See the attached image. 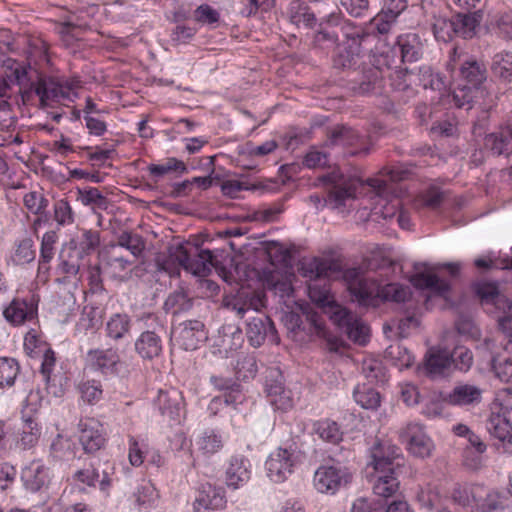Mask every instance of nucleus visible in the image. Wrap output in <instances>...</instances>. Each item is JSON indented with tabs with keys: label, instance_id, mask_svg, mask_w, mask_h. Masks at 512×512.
Returning <instances> with one entry per match:
<instances>
[{
	"label": "nucleus",
	"instance_id": "obj_1",
	"mask_svg": "<svg viewBox=\"0 0 512 512\" xmlns=\"http://www.w3.org/2000/svg\"><path fill=\"white\" fill-rule=\"evenodd\" d=\"M459 66L460 79L465 82L459 84L451 94V102L457 108H465L470 110L478 94H483L482 84L487 78V70L483 62L467 54L458 53L453 48L447 69L454 71Z\"/></svg>",
	"mask_w": 512,
	"mask_h": 512
},
{
	"label": "nucleus",
	"instance_id": "obj_2",
	"mask_svg": "<svg viewBox=\"0 0 512 512\" xmlns=\"http://www.w3.org/2000/svg\"><path fill=\"white\" fill-rule=\"evenodd\" d=\"M345 278L352 301H356L361 306L375 305L379 295L386 300L399 303L405 302L411 295L410 288L399 283H389L380 290L375 280L360 274L355 269L348 270Z\"/></svg>",
	"mask_w": 512,
	"mask_h": 512
},
{
	"label": "nucleus",
	"instance_id": "obj_3",
	"mask_svg": "<svg viewBox=\"0 0 512 512\" xmlns=\"http://www.w3.org/2000/svg\"><path fill=\"white\" fill-rule=\"evenodd\" d=\"M388 58V53L373 55L368 62L350 70L345 77V87L355 95L380 93L385 71L392 66Z\"/></svg>",
	"mask_w": 512,
	"mask_h": 512
},
{
	"label": "nucleus",
	"instance_id": "obj_4",
	"mask_svg": "<svg viewBox=\"0 0 512 512\" xmlns=\"http://www.w3.org/2000/svg\"><path fill=\"white\" fill-rule=\"evenodd\" d=\"M169 257L184 270L195 276L205 277L219 261L209 249H200L190 242L179 243L169 248Z\"/></svg>",
	"mask_w": 512,
	"mask_h": 512
},
{
	"label": "nucleus",
	"instance_id": "obj_5",
	"mask_svg": "<svg viewBox=\"0 0 512 512\" xmlns=\"http://www.w3.org/2000/svg\"><path fill=\"white\" fill-rule=\"evenodd\" d=\"M341 33L344 40L338 46L333 58V65L337 69L346 71L347 74L350 70L365 62L361 55V44L368 37V33L352 23H344L341 26Z\"/></svg>",
	"mask_w": 512,
	"mask_h": 512
},
{
	"label": "nucleus",
	"instance_id": "obj_6",
	"mask_svg": "<svg viewBox=\"0 0 512 512\" xmlns=\"http://www.w3.org/2000/svg\"><path fill=\"white\" fill-rule=\"evenodd\" d=\"M370 465L375 472L402 474L405 458L401 449L390 441H378L370 449Z\"/></svg>",
	"mask_w": 512,
	"mask_h": 512
},
{
	"label": "nucleus",
	"instance_id": "obj_7",
	"mask_svg": "<svg viewBox=\"0 0 512 512\" xmlns=\"http://www.w3.org/2000/svg\"><path fill=\"white\" fill-rule=\"evenodd\" d=\"M332 309L330 319L351 341L359 345L369 341L370 328L361 318L338 305Z\"/></svg>",
	"mask_w": 512,
	"mask_h": 512
},
{
	"label": "nucleus",
	"instance_id": "obj_8",
	"mask_svg": "<svg viewBox=\"0 0 512 512\" xmlns=\"http://www.w3.org/2000/svg\"><path fill=\"white\" fill-rule=\"evenodd\" d=\"M239 379H233L222 376H211L210 382L215 389L223 392L222 395L214 397L210 404L209 410L216 414L220 406H232L236 408L238 404H241L245 396L242 391V386L238 382Z\"/></svg>",
	"mask_w": 512,
	"mask_h": 512
},
{
	"label": "nucleus",
	"instance_id": "obj_9",
	"mask_svg": "<svg viewBox=\"0 0 512 512\" xmlns=\"http://www.w3.org/2000/svg\"><path fill=\"white\" fill-rule=\"evenodd\" d=\"M314 486L321 493L335 494L351 481L348 469L340 464L320 466L314 474Z\"/></svg>",
	"mask_w": 512,
	"mask_h": 512
},
{
	"label": "nucleus",
	"instance_id": "obj_10",
	"mask_svg": "<svg viewBox=\"0 0 512 512\" xmlns=\"http://www.w3.org/2000/svg\"><path fill=\"white\" fill-rule=\"evenodd\" d=\"M265 391L275 409L286 411L293 406L291 391L284 387V377L278 367L266 370Z\"/></svg>",
	"mask_w": 512,
	"mask_h": 512
},
{
	"label": "nucleus",
	"instance_id": "obj_11",
	"mask_svg": "<svg viewBox=\"0 0 512 512\" xmlns=\"http://www.w3.org/2000/svg\"><path fill=\"white\" fill-rule=\"evenodd\" d=\"M399 439L407 445L408 450L419 458L429 457L433 442L424 432V427L417 422H409L399 431Z\"/></svg>",
	"mask_w": 512,
	"mask_h": 512
},
{
	"label": "nucleus",
	"instance_id": "obj_12",
	"mask_svg": "<svg viewBox=\"0 0 512 512\" xmlns=\"http://www.w3.org/2000/svg\"><path fill=\"white\" fill-rule=\"evenodd\" d=\"M327 145L355 147L356 149L350 152L351 155H367L369 153L365 137L346 125H336L329 131Z\"/></svg>",
	"mask_w": 512,
	"mask_h": 512
},
{
	"label": "nucleus",
	"instance_id": "obj_13",
	"mask_svg": "<svg viewBox=\"0 0 512 512\" xmlns=\"http://www.w3.org/2000/svg\"><path fill=\"white\" fill-rule=\"evenodd\" d=\"M172 337L181 348L190 351L207 339L204 324L199 320H188L174 326Z\"/></svg>",
	"mask_w": 512,
	"mask_h": 512
},
{
	"label": "nucleus",
	"instance_id": "obj_14",
	"mask_svg": "<svg viewBox=\"0 0 512 512\" xmlns=\"http://www.w3.org/2000/svg\"><path fill=\"white\" fill-rule=\"evenodd\" d=\"M332 184L329 191V201L334 203V207L338 208L345 205V202L354 199L361 181L357 177L344 176L342 174L333 173L327 177Z\"/></svg>",
	"mask_w": 512,
	"mask_h": 512
},
{
	"label": "nucleus",
	"instance_id": "obj_15",
	"mask_svg": "<svg viewBox=\"0 0 512 512\" xmlns=\"http://www.w3.org/2000/svg\"><path fill=\"white\" fill-rule=\"evenodd\" d=\"M155 405L169 421L180 422L185 413L183 395L173 387L159 390Z\"/></svg>",
	"mask_w": 512,
	"mask_h": 512
},
{
	"label": "nucleus",
	"instance_id": "obj_16",
	"mask_svg": "<svg viewBox=\"0 0 512 512\" xmlns=\"http://www.w3.org/2000/svg\"><path fill=\"white\" fill-rule=\"evenodd\" d=\"M449 356L450 351L445 348H429L423 359V372L431 379L448 376L452 372Z\"/></svg>",
	"mask_w": 512,
	"mask_h": 512
},
{
	"label": "nucleus",
	"instance_id": "obj_17",
	"mask_svg": "<svg viewBox=\"0 0 512 512\" xmlns=\"http://www.w3.org/2000/svg\"><path fill=\"white\" fill-rule=\"evenodd\" d=\"M86 365L93 371L103 375H115L118 373L120 356L117 349H91L87 352Z\"/></svg>",
	"mask_w": 512,
	"mask_h": 512
},
{
	"label": "nucleus",
	"instance_id": "obj_18",
	"mask_svg": "<svg viewBox=\"0 0 512 512\" xmlns=\"http://www.w3.org/2000/svg\"><path fill=\"white\" fill-rule=\"evenodd\" d=\"M136 260L120 251L118 247L108 244L102 252V266L111 277L117 278L134 265Z\"/></svg>",
	"mask_w": 512,
	"mask_h": 512
},
{
	"label": "nucleus",
	"instance_id": "obj_19",
	"mask_svg": "<svg viewBox=\"0 0 512 512\" xmlns=\"http://www.w3.org/2000/svg\"><path fill=\"white\" fill-rule=\"evenodd\" d=\"M293 454L287 449L279 448L271 453L266 461L268 477L276 483L284 481L292 473Z\"/></svg>",
	"mask_w": 512,
	"mask_h": 512
},
{
	"label": "nucleus",
	"instance_id": "obj_20",
	"mask_svg": "<svg viewBox=\"0 0 512 512\" xmlns=\"http://www.w3.org/2000/svg\"><path fill=\"white\" fill-rule=\"evenodd\" d=\"M392 53L400 54V62H415L423 55V43L416 33H406L397 37Z\"/></svg>",
	"mask_w": 512,
	"mask_h": 512
},
{
	"label": "nucleus",
	"instance_id": "obj_21",
	"mask_svg": "<svg viewBox=\"0 0 512 512\" xmlns=\"http://www.w3.org/2000/svg\"><path fill=\"white\" fill-rule=\"evenodd\" d=\"M253 312L256 315L249 317L247 320L246 336L253 347H260L268 334L275 332V328L268 316L259 314L256 309Z\"/></svg>",
	"mask_w": 512,
	"mask_h": 512
},
{
	"label": "nucleus",
	"instance_id": "obj_22",
	"mask_svg": "<svg viewBox=\"0 0 512 512\" xmlns=\"http://www.w3.org/2000/svg\"><path fill=\"white\" fill-rule=\"evenodd\" d=\"M483 146L493 156L508 157L512 154V128L506 126L486 134Z\"/></svg>",
	"mask_w": 512,
	"mask_h": 512
},
{
	"label": "nucleus",
	"instance_id": "obj_23",
	"mask_svg": "<svg viewBox=\"0 0 512 512\" xmlns=\"http://www.w3.org/2000/svg\"><path fill=\"white\" fill-rule=\"evenodd\" d=\"M79 429V441L86 453L93 454L104 446L105 438L102 434V429L95 420L81 421Z\"/></svg>",
	"mask_w": 512,
	"mask_h": 512
},
{
	"label": "nucleus",
	"instance_id": "obj_24",
	"mask_svg": "<svg viewBox=\"0 0 512 512\" xmlns=\"http://www.w3.org/2000/svg\"><path fill=\"white\" fill-rule=\"evenodd\" d=\"M250 479V462L243 455L230 458L225 471V480L229 488L238 489Z\"/></svg>",
	"mask_w": 512,
	"mask_h": 512
},
{
	"label": "nucleus",
	"instance_id": "obj_25",
	"mask_svg": "<svg viewBox=\"0 0 512 512\" xmlns=\"http://www.w3.org/2000/svg\"><path fill=\"white\" fill-rule=\"evenodd\" d=\"M443 401L456 406L475 405L481 402L482 389L476 385L460 383L449 393L443 395Z\"/></svg>",
	"mask_w": 512,
	"mask_h": 512
},
{
	"label": "nucleus",
	"instance_id": "obj_26",
	"mask_svg": "<svg viewBox=\"0 0 512 512\" xmlns=\"http://www.w3.org/2000/svg\"><path fill=\"white\" fill-rule=\"evenodd\" d=\"M413 286L418 289H427L431 295L448 299L451 283L434 273H418L411 279Z\"/></svg>",
	"mask_w": 512,
	"mask_h": 512
},
{
	"label": "nucleus",
	"instance_id": "obj_27",
	"mask_svg": "<svg viewBox=\"0 0 512 512\" xmlns=\"http://www.w3.org/2000/svg\"><path fill=\"white\" fill-rule=\"evenodd\" d=\"M487 429L499 440L504 452L512 453V426L506 416L493 412L487 421Z\"/></svg>",
	"mask_w": 512,
	"mask_h": 512
},
{
	"label": "nucleus",
	"instance_id": "obj_28",
	"mask_svg": "<svg viewBox=\"0 0 512 512\" xmlns=\"http://www.w3.org/2000/svg\"><path fill=\"white\" fill-rule=\"evenodd\" d=\"M7 321L14 325H21L32 320L37 314V306L32 300L15 298L3 312Z\"/></svg>",
	"mask_w": 512,
	"mask_h": 512
},
{
	"label": "nucleus",
	"instance_id": "obj_29",
	"mask_svg": "<svg viewBox=\"0 0 512 512\" xmlns=\"http://www.w3.org/2000/svg\"><path fill=\"white\" fill-rule=\"evenodd\" d=\"M348 21L342 20L339 14L332 13L319 24V30L314 36V43L317 46L335 44L339 35L337 29L341 31V26Z\"/></svg>",
	"mask_w": 512,
	"mask_h": 512
},
{
	"label": "nucleus",
	"instance_id": "obj_30",
	"mask_svg": "<svg viewBox=\"0 0 512 512\" xmlns=\"http://www.w3.org/2000/svg\"><path fill=\"white\" fill-rule=\"evenodd\" d=\"M452 19L456 37L471 39L476 35L477 28L482 21V13L479 9L473 11V13L459 11L452 16Z\"/></svg>",
	"mask_w": 512,
	"mask_h": 512
},
{
	"label": "nucleus",
	"instance_id": "obj_31",
	"mask_svg": "<svg viewBox=\"0 0 512 512\" xmlns=\"http://www.w3.org/2000/svg\"><path fill=\"white\" fill-rule=\"evenodd\" d=\"M499 304L502 308H498L490 315L496 322L497 332L506 341L505 348L512 349V300H502Z\"/></svg>",
	"mask_w": 512,
	"mask_h": 512
},
{
	"label": "nucleus",
	"instance_id": "obj_32",
	"mask_svg": "<svg viewBox=\"0 0 512 512\" xmlns=\"http://www.w3.org/2000/svg\"><path fill=\"white\" fill-rule=\"evenodd\" d=\"M110 244L118 247L134 260L143 256L146 247V242L141 235L126 230L117 235L116 241Z\"/></svg>",
	"mask_w": 512,
	"mask_h": 512
},
{
	"label": "nucleus",
	"instance_id": "obj_33",
	"mask_svg": "<svg viewBox=\"0 0 512 512\" xmlns=\"http://www.w3.org/2000/svg\"><path fill=\"white\" fill-rule=\"evenodd\" d=\"M475 292L481 300V303L486 306V310L489 314H492L498 308H502L499 304L502 300H510L504 294L499 291L498 284L496 282L482 281L475 285Z\"/></svg>",
	"mask_w": 512,
	"mask_h": 512
},
{
	"label": "nucleus",
	"instance_id": "obj_34",
	"mask_svg": "<svg viewBox=\"0 0 512 512\" xmlns=\"http://www.w3.org/2000/svg\"><path fill=\"white\" fill-rule=\"evenodd\" d=\"M307 319L310 323L311 334L323 338L325 340L326 349L336 353L341 351L344 347V342L326 329L325 323L320 315L314 312L307 315Z\"/></svg>",
	"mask_w": 512,
	"mask_h": 512
},
{
	"label": "nucleus",
	"instance_id": "obj_35",
	"mask_svg": "<svg viewBox=\"0 0 512 512\" xmlns=\"http://www.w3.org/2000/svg\"><path fill=\"white\" fill-rule=\"evenodd\" d=\"M227 500L225 491L222 487H216L210 483L202 484L198 490L194 504L206 506L210 508L224 509Z\"/></svg>",
	"mask_w": 512,
	"mask_h": 512
},
{
	"label": "nucleus",
	"instance_id": "obj_36",
	"mask_svg": "<svg viewBox=\"0 0 512 512\" xmlns=\"http://www.w3.org/2000/svg\"><path fill=\"white\" fill-rule=\"evenodd\" d=\"M332 263L320 258L303 260L300 263V274L313 282L322 281L333 272Z\"/></svg>",
	"mask_w": 512,
	"mask_h": 512
},
{
	"label": "nucleus",
	"instance_id": "obj_37",
	"mask_svg": "<svg viewBox=\"0 0 512 512\" xmlns=\"http://www.w3.org/2000/svg\"><path fill=\"white\" fill-rule=\"evenodd\" d=\"M383 176L387 177L388 179H369L368 185L374 189L376 194L382 198L383 200L387 201L388 195L390 192L394 190L390 182H397L405 179L407 172L404 170H400L398 168H384L382 170Z\"/></svg>",
	"mask_w": 512,
	"mask_h": 512
},
{
	"label": "nucleus",
	"instance_id": "obj_38",
	"mask_svg": "<svg viewBox=\"0 0 512 512\" xmlns=\"http://www.w3.org/2000/svg\"><path fill=\"white\" fill-rule=\"evenodd\" d=\"M136 352L144 359H152L160 355L162 340L155 331H144L135 342Z\"/></svg>",
	"mask_w": 512,
	"mask_h": 512
},
{
	"label": "nucleus",
	"instance_id": "obj_39",
	"mask_svg": "<svg viewBox=\"0 0 512 512\" xmlns=\"http://www.w3.org/2000/svg\"><path fill=\"white\" fill-rule=\"evenodd\" d=\"M373 483V493L376 496L389 498L398 493L400 488L399 476L401 474H392L389 472H375Z\"/></svg>",
	"mask_w": 512,
	"mask_h": 512
},
{
	"label": "nucleus",
	"instance_id": "obj_40",
	"mask_svg": "<svg viewBox=\"0 0 512 512\" xmlns=\"http://www.w3.org/2000/svg\"><path fill=\"white\" fill-rule=\"evenodd\" d=\"M195 446L202 455L209 457L223 448L224 441L221 434L213 429H206L195 439Z\"/></svg>",
	"mask_w": 512,
	"mask_h": 512
},
{
	"label": "nucleus",
	"instance_id": "obj_41",
	"mask_svg": "<svg viewBox=\"0 0 512 512\" xmlns=\"http://www.w3.org/2000/svg\"><path fill=\"white\" fill-rule=\"evenodd\" d=\"M48 470L42 465H31L22 473V480L27 490L37 492L48 483Z\"/></svg>",
	"mask_w": 512,
	"mask_h": 512
},
{
	"label": "nucleus",
	"instance_id": "obj_42",
	"mask_svg": "<svg viewBox=\"0 0 512 512\" xmlns=\"http://www.w3.org/2000/svg\"><path fill=\"white\" fill-rule=\"evenodd\" d=\"M76 446L72 439L58 434L50 445V456L56 461H71L75 458Z\"/></svg>",
	"mask_w": 512,
	"mask_h": 512
},
{
	"label": "nucleus",
	"instance_id": "obj_43",
	"mask_svg": "<svg viewBox=\"0 0 512 512\" xmlns=\"http://www.w3.org/2000/svg\"><path fill=\"white\" fill-rule=\"evenodd\" d=\"M288 14L290 21L297 26L303 25L305 27L312 28L317 22L315 14L306 4L299 0H293L290 3Z\"/></svg>",
	"mask_w": 512,
	"mask_h": 512
},
{
	"label": "nucleus",
	"instance_id": "obj_44",
	"mask_svg": "<svg viewBox=\"0 0 512 512\" xmlns=\"http://www.w3.org/2000/svg\"><path fill=\"white\" fill-rule=\"evenodd\" d=\"M480 492H483L480 486L457 485L453 489L452 499L463 508H477Z\"/></svg>",
	"mask_w": 512,
	"mask_h": 512
},
{
	"label": "nucleus",
	"instance_id": "obj_45",
	"mask_svg": "<svg viewBox=\"0 0 512 512\" xmlns=\"http://www.w3.org/2000/svg\"><path fill=\"white\" fill-rule=\"evenodd\" d=\"M418 79L424 89L442 91L447 87L446 77L429 65L419 67Z\"/></svg>",
	"mask_w": 512,
	"mask_h": 512
},
{
	"label": "nucleus",
	"instance_id": "obj_46",
	"mask_svg": "<svg viewBox=\"0 0 512 512\" xmlns=\"http://www.w3.org/2000/svg\"><path fill=\"white\" fill-rule=\"evenodd\" d=\"M70 243L74 245L76 250H78L81 257L84 255H90L100 245V233L96 230L83 229L81 230V235Z\"/></svg>",
	"mask_w": 512,
	"mask_h": 512
},
{
	"label": "nucleus",
	"instance_id": "obj_47",
	"mask_svg": "<svg viewBox=\"0 0 512 512\" xmlns=\"http://www.w3.org/2000/svg\"><path fill=\"white\" fill-rule=\"evenodd\" d=\"M491 70L495 77L505 81L512 82V53L501 51L492 58Z\"/></svg>",
	"mask_w": 512,
	"mask_h": 512
},
{
	"label": "nucleus",
	"instance_id": "obj_48",
	"mask_svg": "<svg viewBox=\"0 0 512 512\" xmlns=\"http://www.w3.org/2000/svg\"><path fill=\"white\" fill-rule=\"evenodd\" d=\"M40 75L42 78L51 80L54 84H56L60 88V91L57 93V97H55L54 99L48 100V103L45 106H43L41 104V99L39 96L35 97V102L33 105H37L41 109H45L47 107H52L53 103L59 102L60 99H71L72 96H76V92L74 90L80 87V81L77 79H73L71 81H67L65 84H62V83L55 81L51 77H48L41 73H40Z\"/></svg>",
	"mask_w": 512,
	"mask_h": 512
},
{
	"label": "nucleus",
	"instance_id": "obj_49",
	"mask_svg": "<svg viewBox=\"0 0 512 512\" xmlns=\"http://www.w3.org/2000/svg\"><path fill=\"white\" fill-rule=\"evenodd\" d=\"M244 337L242 330L234 325H225L222 327V335L220 338V347L228 352H234L243 345Z\"/></svg>",
	"mask_w": 512,
	"mask_h": 512
},
{
	"label": "nucleus",
	"instance_id": "obj_50",
	"mask_svg": "<svg viewBox=\"0 0 512 512\" xmlns=\"http://www.w3.org/2000/svg\"><path fill=\"white\" fill-rule=\"evenodd\" d=\"M354 400L364 409L376 410L381 403L378 391L369 386H358L353 393Z\"/></svg>",
	"mask_w": 512,
	"mask_h": 512
},
{
	"label": "nucleus",
	"instance_id": "obj_51",
	"mask_svg": "<svg viewBox=\"0 0 512 512\" xmlns=\"http://www.w3.org/2000/svg\"><path fill=\"white\" fill-rule=\"evenodd\" d=\"M314 431L322 440L333 444L339 443L343 436L339 425L330 419L316 422Z\"/></svg>",
	"mask_w": 512,
	"mask_h": 512
},
{
	"label": "nucleus",
	"instance_id": "obj_52",
	"mask_svg": "<svg viewBox=\"0 0 512 512\" xmlns=\"http://www.w3.org/2000/svg\"><path fill=\"white\" fill-rule=\"evenodd\" d=\"M130 323L127 314H114L106 324L107 336L114 340L123 338L130 330Z\"/></svg>",
	"mask_w": 512,
	"mask_h": 512
},
{
	"label": "nucleus",
	"instance_id": "obj_53",
	"mask_svg": "<svg viewBox=\"0 0 512 512\" xmlns=\"http://www.w3.org/2000/svg\"><path fill=\"white\" fill-rule=\"evenodd\" d=\"M20 372L18 361L10 357H0V388L11 387Z\"/></svg>",
	"mask_w": 512,
	"mask_h": 512
},
{
	"label": "nucleus",
	"instance_id": "obj_54",
	"mask_svg": "<svg viewBox=\"0 0 512 512\" xmlns=\"http://www.w3.org/2000/svg\"><path fill=\"white\" fill-rule=\"evenodd\" d=\"M193 301L183 290H177L171 293L164 303L167 312L178 314L188 311L192 308Z\"/></svg>",
	"mask_w": 512,
	"mask_h": 512
},
{
	"label": "nucleus",
	"instance_id": "obj_55",
	"mask_svg": "<svg viewBox=\"0 0 512 512\" xmlns=\"http://www.w3.org/2000/svg\"><path fill=\"white\" fill-rule=\"evenodd\" d=\"M396 20V17L388 15L381 10L375 17L370 20L366 26V29L363 30L365 33H368V36L375 32L380 35H385L390 32L391 28L396 23Z\"/></svg>",
	"mask_w": 512,
	"mask_h": 512
},
{
	"label": "nucleus",
	"instance_id": "obj_56",
	"mask_svg": "<svg viewBox=\"0 0 512 512\" xmlns=\"http://www.w3.org/2000/svg\"><path fill=\"white\" fill-rule=\"evenodd\" d=\"M468 441L470 443V447L465 449L466 464L471 468L476 469L481 464V454L486 451V445L474 433L469 435Z\"/></svg>",
	"mask_w": 512,
	"mask_h": 512
},
{
	"label": "nucleus",
	"instance_id": "obj_57",
	"mask_svg": "<svg viewBox=\"0 0 512 512\" xmlns=\"http://www.w3.org/2000/svg\"><path fill=\"white\" fill-rule=\"evenodd\" d=\"M77 194V199L85 206H92L101 210H105L108 206L107 198L97 188L78 189Z\"/></svg>",
	"mask_w": 512,
	"mask_h": 512
},
{
	"label": "nucleus",
	"instance_id": "obj_58",
	"mask_svg": "<svg viewBox=\"0 0 512 512\" xmlns=\"http://www.w3.org/2000/svg\"><path fill=\"white\" fill-rule=\"evenodd\" d=\"M148 171L152 176L160 178L172 171L178 172L179 174H186L188 172V168L183 161L172 157L168 158L166 162L162 164L149 165Z\"/></svg>",
	"mask_w": 512,
	"mask_h": 512
},
{
	"label": "nucleus",
	"instance_id": "obj_59",
	"mask_svg": "<svg viewBox=\"0 0 512 512\" xmlns=\"http://www.w3.org/2000/svg\"><path fill=\"white\" fill-rule=\"evenodd\" d=\"M136 503L141 509H149L157 504L159 495L156 488L150 483L141 484L134 494Z\"/></svg>",
	"mask_w": 512,
	"mask_h": 512
},
{
	"label": "nucleus",
	"instance_id": "obj_60",
	"mask_svg": "<svg viewBox=\"0 0 512 512\" xmlns=\"http://www.w3.org/2000/svg\"><path fill=\"white\" fill-rule=\"evenodd\" d=\"M451 369H457L462 372L468 371L473 363L472 352L464 346H456L450 352Z\"/></svg>",
	"mask_w": 512,
	"mask_h": 512
},
{
	"label": "nucleus",
	"instance_id": "obj_61",
	"mask_svg": "<svg viewBox=\"0 0 512 512\" xmlns=\"http://www.w3.org/2000/svg\"><path fill=\"white\" fill-rule=\"evenodd\" d=\"M491 24L499 36L512 40V10L497 12L493 16Z\"/></svg>",
	"mask_w": 512,
	"mask_h": 512
},
{
	"label": "nucleus",
	"instance_id": "obj_62",
	"mask_svg": "<svg viewBox=\"0 0 512 512\" xmlns=\"http://www.w3.org/2000/svg\"><path fill=\"white\" fill-rule=\"evenodd\" d=\"M324 283L321 284L319 282H312L308 286V295L314 303H316L320 307H326L330 306V308H333L334 306L331 305L332 300L330 297V290L326 284L325 279L323 280ZM333 309H331L332 311Z\"/></svg>",
	"mask_w": 512,
	"mask_h": 512
},
{
	"label": "nucleus",
	"instance_id": "obj_63",
	"mask_svg": "<svg viewBox=\"0 0 512 512\" xmlns=\"http://www.w3.org/2000/svg\"><path fill=\"white\" fill-rule=\"evenodd\" d=\"M433 33L438 41L448 42L456 37L455 26L451 18H437L433 24Z\"/></svg>",
	"mask_w": 512,
	"mask_h": 512
},
{
	"label": "nucleus",
	"instance_id": "obj_64",
	"mask_svg": "<svg viewBox=\"0 0 512 512\" xmlns=\"http://www.w3.org/2000/svg\"><path fill=\"white\" fill-rule=\"evenodd\" d=\"M35 259V251L33 250V241L31 238L21 240L15 250L12 260L17 265L30 263Z\"/></svg>",
	"mask_w": 512,
	"mask_h": 512
}]
</instances>
